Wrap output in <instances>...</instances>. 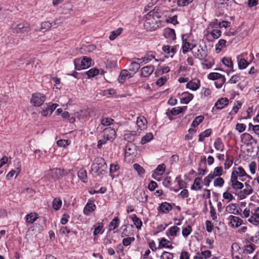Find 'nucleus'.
<instances>
[{
  "label": "nucleus",
  "mask_w": 259,
  "mask_h": 259,
  "mask_svg": "<svg viewBox=\"0 0 259 259\" xmlns=\"http://www.w3.org/2000/svg\"><path fill=\"white\" fill-rule=\"evenodd\" d=\"M156 17L157 18L153 11H150L146 15L144 26L147 30L153 31L158 27Z\"/></svg>",
  "instance_id": "f257e3e1"
},
{
  "label": "nucleus",
  "mask_w": 259,
  "mask_h": 259,
  "mask_svg": "<svg viewBox=\"0 0 259 259\" xmlns=\"http://www.w3.org/2000/svg\"><path fill=\"white\" fill-rule=\"evenodd\" d=\"M107 168V165L104 159L101 157H98L95 159L92 165V170L98 175H101Z\"/></svg>",
  "instance_id": "f03ea898"
},
{
  "label": "nucleus",
  "mask_w": 259,
  "mask_h": 259,
  "mask_svg": "<svg viewBox=\"0 0 259 259\" xmlns=\"http://www.w3.org/2000/svg\"><path fill=\"white\" fill-rule=\"evenodd\" d=\"M91 59L87 57H84L82 59H75L74 61L75 69L80 70L89 67L91 65Z\"/></svg>",
  "instance_id": "7ed1b4c3"
},
{
  "label": "nucleus",
  "mask_w": 259,
  "mask_h": 259,
  "mask_svg": "<svg viewBox=\"0 0 259 259\" xmlns=\"http://www.w3.org/2000/svg\"><path fill=\"white\" fill-rule=\"evenodd\" d=\"M13 33H24L28 32L30 30V25L26 22H22L19 23L16 26L11 27Z\"/></svg>",
  "instance_id": "20e7f679"
},
{
  "label": "nucleus",
  "mask_w": 259,
  "mask_h": 259,
  "mask_svg": "<svg viewBox=\"0 0 259 259\" xmlns=\"http://www.w3.org/2000/svg\"><path fill=\"white\" fill-rule=\"evenodd\" d=\"M46 99V96L42 94L37 93L32 95L30 99V102L34 106H40L45 101Z\"/></svg>",
  "instance_id": "39448f33"
},
{
  "label": "nucleus",
  "mask_w": 259,
  "mask_h": 259,
  "mask_svg": "<svg viewBox=\"0 0 259 259\" xmlns=\"http://www.w3.org/2000/svg\"><path fill=\"white\" fill-rule=\"evenodd\" d=\"M248 221L251 224L257 226L259 225V207H255L251 209V215Z\"/></svg>",
  "instance_id": "423d86ee"
},
{
  "label": "nucleus",
  "mask_w": 259,
  "mask_h": 259,
  "mask_svg": "<svg viewBox=\"0 0 259 259\" xmlns=\"http://www.w3.org/2000/svg\"><path fill=\"white\" fill-rule=\"evenodd\" d=\"M232 255L234 259H242L243 250L237 243H233L232 245Z\"/></svg>",
  "instance_id": "0eeeda50"
},
{
  "label": "nucleus",
  "mask_w": 259,
  "mask_h": 259,
  "mask_svg": "<svg viewBox=\"0 0 259 259\" xmlns=\"http://www.w3.org/2000/svg\"><path fill=\"white\" fill-rule=\"evenodd\" d=\"M136 123L138 127L137 132L139 134L141 133V131L146 130L147 127V119L143 116L137 117Z\"/></svg>",
  "instance_id": "6e6552de"
},
{
  "label": "nucleus",
  "mask_w": 259,
  "mask_h": 259,
  "mask_svg": "<svg viewBox=\"0 0 259 259\" xmlns=\"http://www.w3.org/2000/svg\"><path fill=\"white\" fill-rule=\"evenodd\" d=\"M229 184L236 191L241 190L244 187L243 184L239 181L236 176H231Z\"/></svg>",
  "instance_id": "1a4fd4ad"
},
{
  "label": "nucleus",
  "mask_w": 259,
  "mask_h": 259,
  "mask_svg": "<svg viewBox=\"0 0 259 259\" xmlns=\"http://www.w3.org/2000/svg\"><path fill=\"white\" fill-rule=\"evenodd\" d=\"M222 32L218 29H212L210 32L207 31L205 34L207 40L209 41H213L214 39H217L221 36Z\"/></svg>",
  "instance_id": "9d476101"
},
{
  "label": "nucleus",
  "mask_w": 259,
  "mask_h": 259,
  "mask_svg": "<svg viewBox=\"0 0 259 259\" xmlns=\"http://www.w3.org/2000/svg\"><path fill=\"white\" fill-rule=\"evenodd\" d=\"M163 34L168 42L174 40L176 38L175 31L174 29L171 28H166L164 29Z\"/></svg>",
  "instance_id": "9b49d317"
},
{
  "label": "nucleus",
  "mask_w": 259,
  "mask_h": 259,
  "mask_svg": "<svg viewBox=\"0 0 259 259\" xmlns=\"http://www.w3.org/2000/svg\"><path fill=\"white\" fill-rule=\"evenodd\" d=\"M116 132L115 130L111 128H106L103 132L102 137L106 138L108 141H112L115 139Z\"/></svg>",
  "instance_id": "f8f14e48"
},
{
  "label": "nucleus",
  "mask_w": 259,
  "mask_h": 259,
  "mask_svg": "<svg viewBox=\"0 0 259 259\" xmlns=\"http://www.w3.org/2000/svg\"><path fill=\"white\" fill-rule=\"evenodd\" d=\"M192 53L195 58L200 60L205 59L207 56L206 50L203 49L201 46L198 48L197 52L192 51Z\"/></svg>",
  "instance_id": "ddd939ff"
},
{
  "label": "nucleus",
  "mask_w": 259,
  "mask_h": 259,
  "mask_svg": "<svg viewBox=\"0 0 259 259\" xmlns=\"http://www.w3.org/2000/svg\"><path fill=\"white\" fill-rule=\"evenodd\" d=\"M165 166L164 164H159L157 166L155 171L152 174V177L154 179L159 181V176H161L165 171Z\"/></svg>",
  "instance_id": "4468645a"
},
{
  "label": "nucleus",
  "mask_w": 259,
  "mask_h": 259,
  "mask_svg": "<svg viewBox=\"0 0 259 259\" xmlns=\"http://www.w3.org/2000/svg\"><path fill=\"white\" fill-rule=\"evenodd\" d=\"M182 52L184 54H186L189 50H191L193 48L195 47V45L190 43L188 41L187 38H185V35L182 37Z\"/></svg>",
  "instance_id": "2eb2a0df"
},
{
  "label": "nucleus",
  "mask_w": 259,
  "mask_h": 259,
  "mask_svg": "<svg viewBox=\"0 0 259 259\" xmlns=\"http://www.w3.org/2000/svg\"><path fill=\"white\" fill-rule=\"evenodd\" d=\"M253 192V189L252 187L248 183H245V188L240 192V197L241 199L246 198L247 196L252 194Z\"/></svg>",
  "instance_id": "dca6fc26"
},
{
  "label": "nucleus",
  "mask_w": 259,
  "mask_h": 259,
  "mask_svg": "<svg viewBox=\"0 0 259 259\" xmlns=\"http://www.w3.org/2000/svg\"><path fill=\"white\" fill-rule=\"evenodd\" d=\"M75 116L79 120L83 122L89 119L90 115L88 110H81L75 113Z\"/></svg>",
  "instance_id": "f3484780"
},
{
  "label": "nucleus",
  "mask_w": 259,
  "mask_h": 259,
  "mask_svg": "<svg viewBox=\"0 0 259 259\" xmlns=\"http://www.w3.org/2000/svg\"><path fill=\"white\" fill-rule=\"evenodd\" d=\"M231 176H236L237 178H238V177H243L244 176H246L248 178H251L250 177L246 174L244 169L241 166H238L235 168L232 171Z\"/></svg>",
  "instance_id": "a211bd4d"
},
{
  "label": "nucleus",
  "mask_w": 259,
  "mask_h": 259,
  "mask_svg": "<svg viewBox=\"0 0 259 259\" xmlns=\"http://www.w3.org/2000/svg\"><path fill=\"white\" fill-rule=\"evenodd\" d=\"M180 229L177 226H172L169 228L166 231V234L171 240L176 237L180 233Z\"/></svg>",
  "instance_id": "6ab92c4d"
},
{
  "label": "nucleus",
  "mask_w": 259,
  "mask_h": 259,
  "mask_svg": "<svg viewBox=\"0 0 259 259\" xmlns=\"http://www.w3.org/2000/svg\"><path fill=\"white\" fill-rule=\"evenodd\" d=\"M225 210L227 212L234 214H239L238 205L235 203H230L226 206Z\"/></svg>",
  "instance_id": "aec40b11"
},
{
  "label": "nucleus",
  "mask_w": 259,
  "mask_h": 259,
  "mask_svg": "<svg viewBox=\"0 0 259 259\" xmlns=\"http://www.w3.org/2000/svg\"><path fill=\"white\" fill-rule=\"evenodd\" d=\"M172 208V205L166 202L161 203L158 208L159 213H167L169 212Z\"/></svg>",
  "instance_id": "412c9836"
},
{
  "label": "nucleus",
  "mask_w": 259,
  "mask_h": 259,
  "mask_svg": "<svg viewBox=\"0 0 259 259\" xmlns=\"http://www.w3.org/2000/svg\"><path fill=\"white\" fill-rule=\"evenodd\" d=\"M228 220L231 226L236 228L240 226L243 223V221L241 219L234 215H230Z\"/></svg>",
  "instance_id": "4be33fe9"
},
{
  "label": "nucleus",
  "mask_w": 259,
  "mask_h": 259,
  "mask_svg": "<svg viewBox=\"0 0 259 259\" xmlns=\"http://www.w3.org/2000/svg\"><path fill=\"white\" fill-rule=\"evenodd\" d=\"M187 88L195 91L197 90L200 87V81L198 79H193L188 82L186 85Z\"/></svg>",
  "instance_id": "5701e85b"
},
{
  "label": "nucleus",
  "mask_w": 259,
  "mask_h": 259,
  "mask_svg": "<svg viewBox=\"0 0 259 259\" xmlns=\"http://www.w3.org/2000/svg\"><path fill=\"white\" fill-rule=\"evenodd\" d=\"M172 242L163 237L159 239V248H166L168 249H172L174 247L172 246Z\"/></svg>",
  "instance_id": "b1692460"
},
{
  "label": "nucleus",
  "mask_w": 259,
  "mask_h": 259,
  "mask_svg": "<svg viewBox=\"0 0 259 259\" xmlns=\"http://www.w3.org/2000/svg\"><path fill=\"white\" fill-rule=\"evenodd\" d=\"M154 67L153 65H147L141 70V75L144 77H149L153 72Z\"/></svg>",
  "instance_id": "393cba45"
},
{
  "label": "nucleus",
  "mask_w": 259,
  "mask_h": 259,
  "mask_svg": "<svg viewBox=\"0 0 259 259\" xmlns=\"http://www.w3.org/2000/svg\"><path fill=\"white\" fill-rule=\"evenodd\" d=\"M133 76V73H130L127 70H123L121 71L118 79L120 83H123L125 80L130 78Z\"/></svg>",
  "instance_id": "a878e982"
},
{
  "label": "nucleus",
  "mask_w": 259,
  "mask_h": 259,
  "mask_svg": "<svg viewBox=\"0 0 259 259\" xmlns=\"http://www.w3.org/2000/svg\"><path fill=\"white\" fill-rule=\"evenodd\" d=\"M241 141L246 145H251L254 141L252 136L248 133H245L241 135Z\"/></svg>",
  "instance_id": "bb28decb"
},
{
  "label": "nucleus",
  "mask_w": 259,
  "mask_h": 259,
  "mask_svg": "<svg viewBox=\"0 0 259 259\" xmlns=\"http://www.w3.org/2000/svg\"><path fill=\"white\" fill-rule=\"evenodd\" d=\"M58 104H52L51 105H48L47 107L43 109L41 111V115L43 116H47L48 115H50L56 109V108L58 107Z\"/></svg>",
  "instance_id": "cd10ccee"
},
{
  "label": "nucleus",
  "mask_w": 259,
  "mask_h": 259,
  "mask_svg": "<svg viewBox=\"0 0 259 259\" xmlns=\"http://www.w3.org/2000/svg\"><path fill=\"white\" fill-rule=\"evenodd\" d=\"M193 94L188 92H184L180 97L181 103L182 104H188L193 98Z\"/></svg>",
  "instance_id": "c85d7f7f"
},
{
  "label": "nucleus",
  "mask_w": 259,
  "mask_h": 259,
  "mask_svg": "<svg viewBox=\"0 0 259 259\" xmlns=\"http://www.w3.org/2000/svg\"><path fill=\"white\" fill-rule=\"evenodd\" d=\"M96 208V205L92 201H89L83 209V213L85 215H88L93 212Z\"/></svg>",
  "instance_id": "c756f323"
},
{
  "label": "nucleus",
  "mask_w": 259,
  "mask_h": 259,
  "mask_svg": "<svg viewBox=\"0 0 259 259\" xmlns=\"http://www.w3.org/2000/svg\"><path fill=\"white\" fill-rule=\"evenodd\" d=\"M229 103V100L226 98L219 99L215 103V107L218 109H222L225 108Z\"/></svg>",
  "instance_id": "7c9ffc66"
},
{
  "label": "nucleus",
  "mask_w": 259,
  "mask_h": 259,
  "mask_svg": "<svg viewBox=\"0 0 259 259\" xmlns=\"http://www.w3.org/2000/svg\"><path fill=\"white\" fill-rule=\"evenodd\" d=\"M202 188L201 178L197 177L194 179L193 185L191 187V189L195 191L200 190Z\"/></svg>",
  "instance_id": "2f4dec72"
},
{
  "label": "nucleus",
  "mask_w": 259,
  "mask_h": 259,
  "mask_svg": "<svg viewBox=\"0 0 259 259\" xmlns=\"http://www.w3.org/2000/svg\"><path fill=\"white\" fill-rule=\"evenodd\" d=\"M214 147L215 149L221 152H223L225 150V145L221 138L216 139L214 142Z\"/></svg>",
  "instance_id": "473e14b6"
},
{
  "label": "nucleus",
  "mask_w": 259,
  "mask_h": 259,
  "mask_svg": "<svg viewBox=\"0 0 259 259\" xmlns=\"http://www.w3.org/2000/svg\"><path fill=\"white\" fill-rule=\"evenodd\" d=\"M236 59L237 61L238 67L240 70L245 69L249 64V62L245 59V58L236 57Z\"/></svg>",
  "instance_id": "72a5a7b5"
},
{
  "label": "nucleus",
  "mask_w": 259,
  "mask_h": 259,
  "mask_svg": "<svg viewBox=\"0 0 259 259\" xmlns=\"http://www.w3.org/2000/svg\"><path fill=\"white\" fill-rule=\"evenodd\" d=\"M136 146L132 143H128L125 148V155L129 156L135 153Z\"/></svg>",
  "instance_id": "f704fd0d"
},
{
  "label": "nucleus",
  "mask_w": 259,
  "mask_h": 259,
  "mask_svg": "<svg viewBox=\"0 0 259 259\" xmlns=\"http://www.w3.org/2000/svg\"><path fill=\"white\" fill-rule=\"evenodd\" d=\"M155 58V56L152 54H146L142 58H135V60H137L138 61L140 62L142 65L144 64H146L151 61L153 59Z\"/></svg>",
  "instance_id": "c9c22d12"
},
{
  "label": "nucleus",
  "mask_w": 259,
  "mask_h": 259,
  "mask_svg": "<svg viewBox=\"0 0 259 259\" xmlns=\"http://www.w3.org/2000/svg\"><path fill=\"white\" fill-rule=\"evenodd\" d=\"M226 40L224 39H220L218 43L215 45V51L217 53H220L223 49L226 47Z\"/></svg>",
  "instance_id": "e433bc0d"
},
{
  "label": "nucleus",
  "mask_w": 259,
  "mask_h": 259,
  "mask_svg": "<svg viewBox=\"0 0 259 259\" xmlns=\"http://www.w3.org/2000/svg\"><path fill=\"white\" fill-rule=\"evenodd\" d=\"M162 51L166 54H169L172 57L176 52V47H170L168 45L163 46L162 48Z\"/></svg>",
  "instance_id": "4c0bfd02"
},
{
  "label": "nucleus",
  "mask_w": 259,
  "mask_h": 259,
  "mask_svg": "<svg viewBox=\"0 0 259 259\" xmlns=\"http://www.w3.org/2000/svg\"><path fill=\"white\" fill-rule=\"evenodd\" d=\"M135 59V58H134L132 61L130 66V68L131 70L134 72V73H136L139 69L142 64H141L140 62L138 61Z\"/></svg>",
  "instance_id": "58836bf2"
},
{
  "label": "nucleus",
  "mask_w": 259,
  "mask_h": 259,
  "mask_svg": "<svg viewBox=\"0 0 259 259\" xmlns=\"http://www.w3.org/2000/svg\"><path fill=\"white\" fill-rule=\"evenodd\" d=\"M130 218L133 222L134 224L135 225L136 228L138 230L140 229L142 226V221L134 214L130 217Z\"/></svg>",
  "instance_id": "ea45409f"
},
{
  "label": "nucleus",
  "mask_w": 259,
  "mask_h": 259,
  "mask_svg": "<svg viewBox=\"0 0 259 259\" xmlns=\"http://www.w3.org/2000/svg\"><path fill=\"white\" fill-rule=\"evenodd\" d=\"M119 219L116 217H115L110 223L109 225V230L110 231L113 230L117 228L119 224Z\"/></svg>",
  "instance_id": "a19ab883"
},
{
  "label": "nucleus",
  "mask_w": 259,
  "mask_h": 259,
  "mask_svg": "<svg viewBox=\"0 0 259 259\" xmlns=\"http://www.w3.org/2000/svg\"><path fill=\"white\" fill-rule=\"evenodd\" d=\"M187 108V106L174 107L171 110L170 113L173 115H177L186 110Z\"/></svg>",
  "instance_id": "79ce46f5"
},
{
  "label": "nucleus",
  "mask_w": 259,
  "mask_h": 259,
  "mask_svg": "<svg viewBox=\"0 0 259 259\" xmlns=\"http://www.w3.org/2000/svg\"><path fill=\"white\" fill-rule=\"evenodd\" d=\"M37 219V215L36 213H30L26 216V222L28 224H32Z\"/></svg>",
  "instance_id": "37998d69"
},
{
  "label": "nucleus",
  "mask_w": 259,
  "mask_h": 259,
  "mask_svg": "<svg viewBox=\"0 0 259 259\" xmlns=\"http://www.w3.org/2000/svg\"><path fill=\"white\" fill-rule=\"evenodd\" d=\"M78 178L82 182H85L87 179V171L83 168H81L77 173Z\"/></svg>",
  "instance_id": "c03bdc74"
},
{
  "label": "nucleus",
  "mask_w": 259,
  "mask_h": 259,
  "mask_svg": "<svg viewBox=\"0 0 259 259\" xmlns=\"http://www.w3.org/2000/svg\"><path fill=\"white\" fill-rule=\"evenodd\" d=\"M222 61L223 64L227 67L231 69H233V63L231 58L224 57Z\"/></svg>",
  "instance_id": "a18cd8bd"
},
{
  "label": "nucleus",
  "mask_w": 259,
  "mask_h": 259,
  "mask_svg": "<svg viewBox=\"0 0 259 259\" xmlns=\"http://www.w3.org/2000/svg\"><path fill=\"white\" fill-rule=\"evenodd\" d=\"M103 224L102 223H98L95 226V229L94 231V235L96 236L99 234H102L103 232Z\"/></svg>",
  "instance_id": "49530a36"
},
{
  "label": "nucleus",
  "mask_w": 259,
  "mask_h": 259,
  "mask_svg": "<svg viewBox=\"0 0 259 259\" xmlns=\"http://www.w3.org/2000/svg\"><path fill=\"white\" fill-rule=\"evenodd\" d=\"M153 138V136L152 133H147L146 135L143 136L141 141V144L144 145L148 142H149Z\"/></svg>",
  "instance_id": "de8ad7c7"
},
{
  "label": "nucleus",
  "mask_w": 259,
  "mask_h": 259,
  "mask_svg": "<svg viewBox=\"0 0 259 259\" xmlns=\"http://www.w3.org/2000/svg\"><path fill=\"white\" fill-rule=\"evenodd\" d=\"M204 116L203 115H199L195 117L191 124V126L196 127L198 126L204 120Z\"/></svg>",
  "instance_id": "09e8293b"
},
{
  "label": "nucleus",
  "mask_w": 259,
  "mask_h": 259,
  "mask_svg": "<svg viewBox=\"0 0 259 259\" xmlns=\"http://www.w3.org/2000/svg\"><path fill=\"white\" fill-rule=\"evenodd\" d=\"M223 172V169L222 166H217L213 169L212 172L210 173L213 176V177L214 178L215 177H221Z\"/></svg>",
  "instance_id": "8fccbe9b"
},
{
  "label": "nucleus",
  "mask_w": 259,
  "mask_h": 259,
  "mask_svg": "<svg viewBox=\"0 0 259 259\" xmlns=\"http://www.w3.org/2000/svg\"><path fill=\"white\" fill-rule=\"evenodd\" d=\"M122 31L121 28H118L117 29L112 31L111 34L109 35V39L111 40H114L118 35H119Z\"/></svg>",
  "instance_id": "3c124183"
},
{
  "label": "nucleus",
  "mask_w": 259,
  "mask_h": 259,
  "mask_svg": "<svg viewBox=\"0 0 259 259\" xmlns=\"http://www.w3.org/2000/svg\"><path fill=\"white\" fill-rule=\"evenodd\" d=\"M203 62L201 64L203 68L204 69H210L211 68L214 64V62L213 61H209L208 60L204 59L202 60Z\"/></svg>",
  "instance_id": "603ef678"
},
{
  "label": "nucleus",
  "mask_w": 259,
  "mask_h": 259,
  "mask_svg": "<svg viewBox=\"0 0 259 259\" xmlns=\"http://www.w3.org/2000/svg\"><path fill=\"white\" fill-rule=\"evenodd\" d=\"M62 200L60 198H55L53 201V207L54 209L58 210L62 206Z\"/></svg>",
  "instance_id": "864d4df0"
},
{
  "label": "nucleus",
  "mask_w": 259,
  "mask_h": 259,
  "mask_svg": "<svg viewBox=\"0 0 259 259\" xmlns=\"http://www.w3.org/2000/svg\"><path fill=\"white\" fill-rule=\"evenodd\" d=\"M224 75L217 72H211L208 74L207 78L208 79L212 80H217L218 79H220L221 77H222Z\"/></svg>",
  "instance_id": "5fc2aeb1"
},
{
  "label": "nucleus",
  "mask_w": 259,
  "mask_h": 259,
  "mask_svg": "<svg viewBox=\"0 0 259 259\" xmlns=\"http://www.w3.org/2000/svg\"><path fill=\"white\" fill-rule=\"evenodd\" d=\"M21 171L20 166H18L17 167L16 170H11L7 175L6 178L7 179H10L12 178L14 175L17 177Z\"/></svg>",
  "instance_id": "6e6d98bb"
},
{
  "label": "nucleus",
  "mask_w": 259,
  "mask_h": 259,
  "mask_svg": "<svg viewBox=\"0 0 259 259\" xmlns=\"http://www.w3.org/2000/svg\"><path fill=\"white\" fill-rule=\"evenodd\" d=\"M192 231L191 226L187 225L185 227L183 228L182 233L185 238H187L191 234Z\"/></svg>",
  "instance_id": "4d7b16f0"
},
{
  "label": "nucleus",
  "mask_w": 259,
  "mask_h": 259,
  "mask_svg": "<svg viewBox=\"0 0 259 259\" xmlns=\"http://www.w3.org/2000/svg\"><path fill=\"white\" fill-rule=\"evenodd\" d=\"M230 189V188H228L223 194V198L228 200V201H231L234 199V197L229 191Z\"/></svg>",
  "instance_id": "13d9d810"
},
{
  "label": "nucleus",
  "mask_w": 259,
  "mask_h": 259,
  "mask_svg": "<svg viewBox=\"0 0 259 259\" xmlns=\"http://www.w3.org/2000/svg\"><path fill=\"white\" fill-rule=\"evenodd\" d=\"M85 73L88 76L89 78H91L94 77L96 75H98L99 73V70L95 68H92L87 71Z\"/></svg>",
  "instance_id": "bf43d9fd"
},
{
  "label": "nucleus",
  "mask_w": 259,
  "mask_h": 259,
  "mask_svg": "<svg viewBox=\"0 0 259 259\" xmlns=\"http://www.w3.org/2000/svg\"><path fill=\"white\" fill-rule=\"evenodd\" d=\"M194 0H177V4L179 7H184L191 4Z\"/></svg>",
  "instance_id": "052dcab7"
},
{
  "label": "nucleus",
  "mask_w": 259,
  "mask_h": 259,
  "mask_svg": "<svg viewBox=\"0 0 259 259\" xmlns=\"http://www.w3.org/2000/svg\"><path fill=\"white\" fill-rule=\"evenodd\" d=\"M255 249V245L253 244L247 245L243 248V253L246 254L251 253Z\"/></svg>",
  "instance_id": "680f3d73"
},
{
  "label": "nucleus",
  "mask_w": 259,
  "mask_h": 259,
  "mask_svg": "<svg viewBox=\"0 0 259 259\" xmlns=\"http://www.w3.org/2000/svg\"><path fill=\"white\" fill-rule=\"evenodd\" d=\"M224 180L222 178L218 177L217 178L214 179L213 181V186L214 187H222L224 186Z\"/></svg>",
  "instance_id": "e2e57ef3"
},
{
  "label": "nucleus",
  "mask_w": 259,
  "mask_h": 259,
  "mask_svg": "<svg viewBox=\"0 0 259 259\" xmlns=\"http://www.w3.org/2000/svg\"><path fill=\"white\" fill-rule=\"evenodd\" d=\"M133 167L135 170L137 171L138 174L139 175H143L145 174V169L139 164L135 163L133 165Z\"/></svg>",
  "instance_id": "0e129e2a"
},
{
  "label": "nucleus",
  "mask_w": 259,
  "mask_h": 259,
  "mask_svg": "<svg viewBox=\"0 0 259 259\" xmlns=\"http://www.w3.org/2000/svg\"><path fill=\"white\" fill-rule=\"evenodd\" d=\"M226 81V78L225 76H222V77H221L220 79H218L215 82V85L217 88L220 89L222 87L223 85L224 84V83Z\"/></svg>",
  "instance_id": "69168bd1"
},
{
  "label": "nucleus",
  "mask_w": 259,
  "mask_h": 259,
  "mask_svg": "<svg viewBox=\"0 0 259 259\" xmlns=\"http://www.w3.org/2000/svg\"><path fill=\"white\" fill-rule=\"evenodd\" d=\"M174 257V254L167 251H163L161 256L160 259H173Z\"/></svg>",
  "instance_id": "338daca9"
},
{
  "label": "nucleus",
  "mask_w": 259,
  "mask_h": 259,
  "mask_svg": "<svg viewBox=\"0 0 259 259\" xmlns=\"http://www.w3.org/2000/svg\"><path fill=\"white\" fill-rule=\"evenodd\" d=\"M203 259H208L211 256V252L209 250L198 251Z\"/></svg>",
  "instance_id": "774afa93"
}]
</instances>
